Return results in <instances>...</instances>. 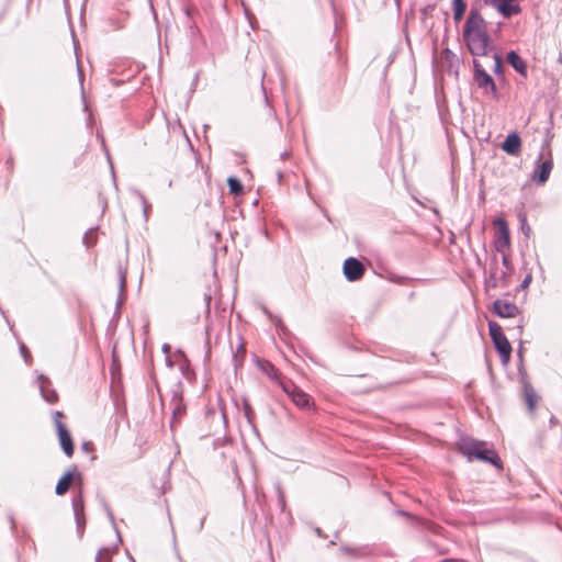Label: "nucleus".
Instances as JSON below:
<instances>
[{"label":"nucleus","instance_id":"nucleus-31","mask_svg":"<svg viewBox=\"0 0 562 562\" xmlns=\"http://www.w3.org/2000/svg\"><path fill=\"white\" fill-rule=\"evenodd\" d=\"M120 282H121V288L123 289L125 285V273L124 272H121Z\"/></svg>","mask_w":562,"mask_h":562},{"label":"nucleus","instance_id":"nucleus-26","mask_svg":"<svg viewBox=\"0 0 562 562\" xmlns=\"http://www.w3.org/2000/svg\"><path fill=\"white\" fill-rule=\"evenodd\" d=\"M170 350H171L170 345L165 344V345L162 346V351H164V353L166 355V363H167V366H168L169 368H172V367H173V363H172V361H171V359H170V356H169Z\"/></svg>","mask_w":562,"mask_h":562},{"label":"nucleus","instance_id":"nucleus-18","mask_svg":"<svg viewBox=\"0 0 562 562\" xmlns=\"http://www.w3.org/2000/svg\"><path fill=\"white\" fill-rule=\"evenodd\" d=\"M507 63L522 76L527 75V65L516 52L512 50L507 54Z\"/></svg>","mask_w":562,"mask_h":562},{"label":"nucleus","instance_id":"nucleus-10","mask_svg":"<svg viewBox=\"0 0 562 562\" xmlns=\"http://www.w3.org/2000/svg\"><path fill=\"white\" fill-rule=\"evenodd\" d=\"M38 389L43 400L47 403H56L58 395L55 390L50 389V381L43 374L37 375Z\"/></svg>","mask_w":562,"mask_h":562},{"label":"nucleus","instance_id":"nucleus-3","mask_svg":"<svg viewBox=\"0 0 562 562\" xmlns=\"http://www.w3.org/2000/svg\"><path fill=\"white\" fill-rule=\"evenodd\" d=\"M61 417H63L61 412L55 411L53 413L54 425H55V428L57 431L60 447L67 457H71L74 454L72 438H71L66 425L61 422Z\"/></svg>","mask_w":562,"mask_h":562},{"label":"nucleus","instance_id":"nucleus-9","mask_svg":"<svg viewBox=\"0 0 562 562\" xmlns=\"http://www.w3.org/2000/svg\"><path fill=\"white\" fill-rule=\"evenodd\" d=\"M493 311L499 317L514 318L519 314V308L512 302L506 300H497L494 302Z\"/></svg>","mask_w":562,"mask_h":562},{"label":"nucleus","instance_id":"nucleus-25","mask_svg":"<svg viewBox=\"0 0 562 562\" xmlns=\"http://www.w3.org/2000/svg\"><path fill=\"white\" fill-rule=\"evenodd\" d=\"M20 352H21V356L22 358L24 359V361L30 364L31 361H32V357H31V353L29 352L26 346L24 344H21L20 345Z\"/></svg>","mask_w":562,"mask_h":562},{"label":"nucleus","instance_id":"nucleus-6","mask_svg":"<svg viewBox=\"0 0 562 562\" xmlns=\"http://www.w3.org/2000/svg\"><path fill=\"white\" fill-rule=\"evenodd\" d=\"M474 80L480 88L496 94V86L493 78L484 70L479 60H474Z\"/></svg>","mask_w":562,"mask_h":562},{"label":"nucleus","instance_id":"nucleus-7","mask_svg":"<svg viewBox=\"0 0 562 562\" xmlns=\"http://www.w3.org/2000/svg\"><path fill=\"white\" fill-rule=\"evenodd\" d=\"M342 270L346 279L353 282L363 277L366 268L358 259L350 257L345 260Z\"/></svg>","mask_w":562,"mask_h":562},{"label":"nucleus","instance_id":"nucleus-32","mask_svg":"<svg viewBox=\"0 0 562 562\" xmlns=\"http://www.w3.org/2000/svg\"><path fill=\"white\" fill-rule=\"evenodd\" d=\"M82 449H83V450H86V451H88V450L90 449V443H89V442H85V443L82 445Z\"/></svg>","mask_w":562,"mask_h":562},{"label":"nucleus","instance_id":"nucleus-22","mask_svg":"<svg viewBox=\"0 0 562 562\" xmlns=\"http://www.w3.org/2000/svg\"><path fill=\"white\" fill-rule=\"evenodd\" d=\"M467 9V4L463 0H453V18L457 22H459Z\"/></svg>","mask_w":562,"mask_h":562},{"label":"nucleus","instance_id":"nucleus-16","mask_svg":"<svg viewBox=\"0 0 562 562\" xmlns=\"http://www.w3.org/2000/svg\"><path fill=\"white\" fill-rule=\"evenodd\" d=\"M497 247L498 249L507 248L510 245L509 229L505 221H498Z\"/></svg>","mask_w":562,"mask_h":562},{"label":"nucleus","instance_id":"nucleus-11","mask_svg":"<svg viewBox=\"0 0 562 562\" xmlns=\"http://www.w3.org/2000/svg\"><path fill=\"white\" fill-rule=\"evenodd\" d=\"M482 31H486L483 18L477 12L471 11L464 25L463 35Z\"/></svg>","mask_w":562,"mask_h":562},{"label":"nucleus","instance_id":"nucleus-5","mask_svg":"<svg viewBox=\"0 0 562 562\" xmlns=\"http://www.w3.org/2000/svg\"><path fill=\"white\" fill-rule=\"evenodd\" d=\"M540 160L541 161H539L538 166L533 170L531 178L538 184H544L548 181L550 173L553 169L552 154L549 151L547 158H543V155H541Z\"/></svg>","mask_w":562,"mask_h":562},{"label":"nucleus","instance_id":"nucleus-17","mask_svg":"<svg viewBox=\"0 0 562 562\" xmlns=\"http://www.w3.org/2000/svg\"><path fill=\"white\" fill-rule=\"evenodd\" d=\"M475 459L492 463L496 467H501V459L498 458L497 453L492 449H487L485 443L482 445Z\"/></svg>","mask_w":562,"mask_h":562},{"label":"nucleus","instance_id":"nucleus-33","mask_svg":"<svg viewBox=\"0 0 562 562\" xmlns=\"http://www.w3.org/2000/svg\"><path fill=\"white\" fill-rule=\"evenodd\" d=\"M117 533V542H121V537H120V533L116 531Z\"/></svg>","mask_w":562,"mask_h":562},{"label":"nucleus","instance_id":"nucleus-1","mask_svg":"<svg viewBox=\"0 0 562 562\" xmlns=\"http://www.w3.org/2000/svg\"><path fill=\"white\" fill-rule=\"evenodd\" d=\"M490 336L493 340V344L501 357V361L503 364H508L512 356V345L509 344L507 337L503 333V328L496 322H488Z\"/></svg>","mask_w":562,"mask_h":562},{"label":"nucleus","instance_id":"nucleus-2","mask_svg":"<svg viewBox=\"0 0 562 562\" xmlns=\"http://www.w3.org/2000/svg\"><path fill=\"white\" fill-rule=\"evenodd\" d=\"M281 389L299 408L314 409L313 398L307 393L297 387L291 380L282 381Z\"/></svg>","mask_w":562,"mask_h":562},{"label":"nucleus","instance_id":"nucleus-30","mask_svg":"<svg viewBox=\"0 0 562 562\" xmlns=\"http://www.w3.org/2000/svg\"><path fill=\"white\" fill-rule=\"evenodd\" d=\"M182 412H183V409H182V408H180V407H176V408L173 409V418H176L178 415H181V414H182Z\"/></svg>","mask_w":562,"mask_h":562},{"label":"nucleus","instance_id":"nucleus-15","mask_svg":"<svg viewBox=\"0 0 562 562\" xmlns=\"http://www.w3.org/2000/svg\"><path fill=\"white\" fill-rule=\"evenodd\" d=\"M260 368L267 374V376H269L272 381L278 383L280 387L282 381H289V379L282 376L279 370L269 361L261 362Z\"/></svg>","mask_w":562,"mask_h":562},{"label":"nucleus","instance_id":"nucleus-27","mask_svg":"<svg viewBox=\"0 0 562 562\" xmlns=\"http://www.w3.org/2000/svg\"><path fill=\"white\" fill-rule=\"evenodd\" d=\"M135 193L137 194V196H138V198H139V200L142 201V203H143V209H144V215H145V217H147V212H148V210H149L150 205L147 203L146 199L144 198V195H143L140 192L135 191Z\"/></svg>","mask_w":562,"mask_h":562},{"label":"nucleus","instance_id":"nucleus-29","mask_svg":"<svg viewBox=\"0 0 562 562\" xmlns=\"http://www.w3.org/2000/svg\"><path fill=\"white\" fill-rule=\"evenodd\" d=\"M205 302H206V310L209 312L210 311V306H211V295L205 294Z\"/></svg>","mask_w":562,"mask_h":562},{"label":"nucleus","instance_id":"nucleus-21","mask_svg":"<svg viewBox=\"0 0 562 562\" xmlns=\"http://www.w3.org/2000/svg\"><path fill=\"white\" fill-rule=\"evenodd\" d=\"M227 184L229 188V193L233 195L237 196L244 192V187H243L241 182L235 177H229L227 179Z\"/></svg>","mask_w":562,"mask_h":562},{"label":"nucleus","instance_id":"nucleus-28","mask_svg":"<svg viewBox=\"0 0 562 562\" xmlns=\"http://www.w3.org/2000/svg\"><path fill=\"white\" fill-rule=\"evenodd\" d=\"M492 58H493V61H494L495 70H498L501 68V66H502V58L496 53H493Z\"/></svg>","mask_w":562,"mask_h":562},{"label":"nucleus","instance_id":"nucleus-20","mask_svg":"<svg viewBox=\"0 0 562 562\" xmlns=\"http://www.w3.org/2000/svg\"><path fill=\"white\" fill-rule=\"evenodd\" d=\"M117 544L101 548L95 555V562H112V555L116 552Z\"/></svg>","mask_w":562,"mask_h":562},{"label":"nucleus","instance_id":"nucleus-19","mask_svg":"<svg viewBox=\"0 0 562 562\" xmlns=\"http://www.w3.org/2000/svg\"><path fill=\"white\" fill-rule=\"evenodd\" d=\"M74 480V472L67 471L57 482L55 492L57 495H64Z\"/></svg>","mask_w":562,"mask_h":562},{"label":"nucleus","instance_id":"nucleus-13","mask_svg":"<svg viewBox=\"0 0 562 562\" xmlns=\"http://www.w3.org/2000/svg\"><path fill=\"white\" fill-rule=\"evenodd\" d=\"M502 149L512 156H517L521 149V139L517 133H510L502 144Z\"/></svg>","mask_w":562,"mask_h":562},{"label":"nucleus","instance_id":"nucleus-14","mask_svg":"<svg viewBox=\"0 0 562 562\" xmlns=\"http://www.w3.org/2000/svg\"><path fill=\"white\" fill-rule=\"evenodd\" d=\"M484 442L464 440L458 445V450L470 461L476 458L479 450Z\"/></svg>","mask_w":562,"mask_h":562},{"label":"nucleus","instance_id":"nucleus-23","mask_svg":"<svg viewBox=\"0 0 562 562\" xmlns=\"http://www.w3.org/2000/svg\"><path fill=\"white\" fill-rule=\"evenodd\" d=\"M525 400L530 411H532L537 403V396L532 389L525 390Z\"/></svg>","mask_w":562,"mask_h":562},{"label":"nucleus","instance_id":"nucleus-12","mask_svg":"<svg viewBox=\"0 0 562 562\" xmlns=\"http://www.w3.org/2000/svg\"><path fill=\"white\" fill-rule=\"evenodd\" d=\"M72 509L75 514L78 533L81 537L86 525V519L83 516V498L81 493H79L77 496L72 498Z\"/></svg>","mask_w":562,"mask_h":562},{"label":"nucleus","instance_id":"nucleus-24","mask_svg":"<svg viewBox=\"0 0 562 562\" xmlns=\"http://www.w3.org/2000/svg\"><path fill=\"white\" fill-rule=\"evenodd\" d=\"M97 241L95 232L93 228L89 229L83 236V244L89 248Z\"/></svg>","mask_w":562,"mask_h":562},{"label":"nucleus","instance_id":"nucleus-8","mask_svg":"<svg viewBox=\"0 0 562 562\" xmlns=\"http://www.w3.org/2000/svg\"><path fill=\"white\" fill-rule=\"evenodd\" d=\"M517 1L518 0H490L491 4L506 18L521 12V8Z\"/></svg>","mask_w":562,"mask_h":562},{"label":"nucleus","instance_id":"nucleus-4","mask_svg":"<svg viewBox=\"0 0 562 562\" xmlns=\"http://www.w3.org/2000/svg\"><path fill=\"white\" fill-rule=\"evenodd\" d=\"M463 36L472 55L487 56L490 46L486 31L465 34Z\"/></svg>","mask_w":562,"mask_h":562}]
</instances>
